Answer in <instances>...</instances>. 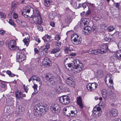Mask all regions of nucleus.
<instances>
[{
  "label": "nucleus",
  "instance_id": "f257e3e1",
  "mask_svg": "<svg viewBox=\"0 0 121 121\" xmlns=\"http://www.w3.org/2000/svg\"><path fill=\"white\" fill-rule=\"evenodd\" d=\"M67 65L68 68H66L75 73L79 72L83 68V64L80 63L79 60L77 59L74 60L71 63Z\"/></svg>",
  "mask_w": 121,
  "mask_h": 121
},
{
  "label": "nucleus",
  "instance_id": "f03ea898",
  "mask_svg": "<svg viewBox=\"0 0 121 121\" xmlns=\"http://www.w3.org/2000/svg\"><path fill=\"white\" fill-rule=\"evenodd\" d=\"M34 15L31 16L30 19V21L32 23L40 24L42 22V19L39 11L36 9L33 10Z\"/></svg>",
  "mask_w": 121,
  "mask_h": 121
},
{
  "label": "nucleus",
  "instance_id": "7ed1b4c3",
  "mask_svg": "<svg viewBox=\"0 0 121 121\" xmlns=\"http://www.w3.org/2000/svg\"><path fill=\"white\" fill-rule=\"evenodd\" d=\"M46 108L43 106L42 104L39 103L36 104L34 107V112L36 115H43L47 111Z\"/></svg>",
  "mask_w": 121,
  "mask_h": 121
},
{
  "label": "nucleus",
  "instance_id": "20e7f679",
  "mask_svg": "<svg viewBox=\"0 0 121 121\" xmlns=\"http://www.w3.org/2000/svg\"><path fill=\"white\" fill-rule=\"evenodd\" d=\"M108 49L107 45L105 44H103L101 45L100 49L97 50H93L92 49H90L87 52L89 54L96 55L99 53L102 54L106 52Z\"/></svg>",
  "mask_w": 121,
  "mask_h": 121
},
{
  "label": "nucleus",
  "instance_id": "39448f33",
  "mask_svg": "<svg viewBox=\"0 0 121 121\" xmlns=\"http://www.w3.org/2000/svg\"><path fill=\"white\" fill-rule=\"evenodd\" d=\"M71 39L72 42L75 45L80 44L82 41L81 37L76 34H74L72 35Z\"/></svg>",
  "mask_w": 121,
  "mask_h": 121
},
{
  "label": "nucleus",
  "instance_id": "423d86ee",
  "mask_svg": "<svg viewBox=\"0 0 121 121\" xmlns=\"http://www.w3.org/2000/svg\"><path fill=\"white\" fill-rule=\"evenodd\" d=\"M60 102L62 104L67 105L70 102V98L67 96L63 95L60 96L59 99Z\"/></svg>",
  "mask_w": 121,
  "mask_h": 121
},
{
  "label": "nucleus",
  "instance_id": "0eeeda50",
  "mask_svg": "<svg viewBox=\"0 0 121 121\" xmlns=\"http://www.w3.org/2000/svg\"><path fill=\"white\" fill-rule=\"evenodd\" d=\"M17 60L19 62L23 61L26 59V55L22 53V51L17 52Z\"/></svg>",
  "mask_w": 121,
  "mask_h": 121
},
{
  "label": "nucleus",
  "instance_id": "6e6552de",
  "mask_svg": "<svg viewBox=\"0 0 121 121\" xmlns=\"http://www.w3.org/2000/svg\"><path fill=\"white\" fill-rule=\"evenodd\" d=\"M98 84L96 83H89L87 85L86 87L88 91H92L96 88Z\"/></svg>",
  "mask_w": 121,
  "mask_h": 121
},
{
  "label": "nucleus",
  "instance_id": "1a4fd4ad",
  "mask_svg": "<svg viewBox=\"0 0 121 121\" xmlns=\"http://www.w3.org/2000/svg\"><path fill=\"white\" fill-rule=\"evenodd\" d=\"M60 109V106L57 103L52 104L51 107V109L53 113H58Z\"/></svg>",
  "mask_w": 121,
  "mask_h": 121
},
{
  "label": "nucleus",
  "instance_id": "9d476101",
  "mask_svg": "<svg viewBox=\"0 0 121 121\" xmlns=\"http://www.w3.org/2000/svg\"><path fill=\"white\" fill-rule=\"evenodd\" d=\"M32 8L30 6H26L25 9H24L22 13V14L25 17H29L28 14L29 13L31 10Z\"/></svg>",
  "mask_w": 121,
  "mask_h": 121
},
{
  "label": "nucleus",
  "instance_id": "9b49d317",
  "mask_svg": "<svg viewBox=\"0 0 121 121\" xmlns=\"http://www.w3.org/2000/svg\"><path fill=\"white\" fill-rule=\"evenodd\" d=\"M16 45V41L14 40H12L9 43L8 47L10 50H13L17 48Z\"/></svg>",
  "mask_w": 121,
  "mask_h": 121
},
{
  "label": "nucleus",
  "instance_id": "f8f14e48",
  "mask_svg": "<svg viewBox=\"0 0 121 121\" xmlns=\"http://www.w3.org/2000/svg\"><path fill=\"white\" fill-rule=\"evenodd\" d=\"M118 46L121 50L117 51L114 54L115 56L117 58L121 59V40L118 43Z\"/></svg>",
  "mask_w": 121,
  "mask_h": 121
},
{
  "label": "nucleus",
  "instance_id": "ddd939ff",
  "mask_svg": "<svg viewBox=\"0 0 121 121\" xmlns=\"http://www.w3.org/2000/svg\"><path fill=\"white\" fill-rule=\"evenodd\" d=\"M51 63V61L48 57H46L43 59V64L45 67H47L50 66Z\"/></svg>",
  "mask_w": 121,
  "mask_h": 121
},
{
  "label": "nucleus",
  "instance_id": "4468645a",
  "mask_svg": "<svg viewBox=\"0 0 121 121\" xmlns=\"http://www.w3.org/2000/svg\"><path fill=\"white\" fill-rule=\"evenodd\" d=\"M66 82L67 84L71 87H74L75 85V82L73 79L70 77H68L66 79Z\"/></svg>",
  "mask_w": 121,
  "mask_h": 121
},
{
  "label": "nucleus",
  "instance_id": "2eb2a0df",
  "mask_svg": "<svg viewBox=\"0 0 121 121\" xmlns=\"http://www.w3.org/2000/svg\"><path fill=\"white\" fill-rule=\"evenodd\" d=\"M15 95L16 98L17 99H22V97H25L26 95L25 94H23L21 92H19L18 90L15 92Z\"/></svg>",
  "mask_w": 121,
  "mask_h": 121
},
{
  "label": "nucleus",
  "instance_id": "dca6fc26",
  "mask_svg": "<svg viewBox=\"0 0 121 121\" xmlns=\"http://www.w3.org/2000/svg\"><path fill=\"white\" fill-rule=\"evenodd\" d=\"M118 113V111L117 110L114 108L111 109L109 112V114L111 117L117 116Z\"/></svg>",
  "mask_w": 121,
  "mask_h": 121
},
{
  "label": "nucleus",
  "instance_id": "f3484780",
  "mask_svg": "<svg viewBox=\"0 0 121 121\" xmlns=\"http://www.w3.org/2000/svg\"><path fill=\"white\" fill-rule=\"evenodd\" d=\"M84 30L83 33L85 35L89 34L91 32V28L89 26H85Z\"/></svg>",
  "mask_w": 121,
  "mask_h": 121
},
{
  "label": "nucleus",
  "instance_id": "a211bd4d",
  "mask_svg": "<svg viewBox=\"0 0 121 121\" xmlns=\"http://www.w3.org/2000/svg\"><path fill=\"white\" fill-rule=\"evenodd\" d=\"M51 38L50 35H46L42 38V39L44 42H49L51 41L52 40L51 39Z\"/></svg>",
  "mask_w": 121,
  "mask_h": 121
},
{
  "label": "nucleus",
  "instance_id": "6ab92c4d",
  "mask_svg": "<svg viewBox=\"0 0 121 121\" xmlns=\"http://www.w3.org/2000/svg\"><path fill=\"white\" fill-rule=\"evenodd\" d=\"M51 84L53 85H55L57 83V81L56 77L52 76V78L49 81Z\"/></svg>",
  "mask_w": 121,
  "mask_h": 121
},
{
  "label": "nucleus",
  "instance_id": "aec40b11",
  "mask_svg": "<svg viewBox=\"0 0 121 121\" xmlns=\"http://www.w3.org/2000/svg\"><path fill=\"white\" fill-rule=\"evenodd\" d=\"M77 103L80 108H82L83 106L82 103V98L80 97H78L77 98Z\"/></svg>",
  "mask_w": 121,
  "mask_h": 121
},
{
  "label": "nucleus",
  "instance_id": "412c9836",
  "mask_svg": "<svg viewBox=\"0 0 121 121\" xmlns=\"http://www.w3.org/2000/svg\"><path fill=\"white\" fill-rule=\"evenodd\" d=\"M92 114L95 117H98L101 116V112L99 111H97L96 109H94L92 111Z\"/></svg>",
  "mask_w": 121,
  "mask_h": 121
},
{
  "label": "nucleus",
  "instance_id": "4be33fe9",
  "mask_svg": "<svg viewBox=\"0 0 121 121\" xmlns=\"http://www.w3.org/2000/svg\"><path fill=\"white\" fill-rule=\"evenodd\" d=\"M110 35L109 34H108L105 35L104 37V40L105 41L109 42H110Z\"/></svg>",
  "mask_w": 121,
  "mask_h": 121
},
{
  "label": "nucleus",
  "instance_id": "5701e85b",
  "mask_svg": "<svg viewBox=\"0 0 121 121\" xmlns=\"http://www.w3.org/2000/svg\"><path fill=\"white\" fill-rule=\"evenodd\" d=\"M89 19L87 18L84 19L83 20H82V22L84 26H88V25L89 24Z\"/></svg>",
  "mask_w": 121,
  "mask_h": 121
},
{
  "label": "nucleus",
  "instance_id": "b1692460",
  "mask_svg": "<svg viewBox=\"0 0 121 121\" xmlns=\"http://www.w3.org/2000/svg\"><path fill=\"white\" fill-rule=\"evenodd\" d=\"M56 15L54 12H52L50 13L49 14V19L51 20L54 19Z\"/></svg>",
  "mask_w": 121,
  "mask_h": 121
},
{
  "label": "nucleus",
  "instance_id": "393cba45",
  "mask_svg": "<svg viewBox=\"0 0 121 121\" xmlns=\"http://www.w3.org/2000/svg\"><path fill=\"white\" fill-rule=\"evenodd\" d=\"M51 0H44V4L46 6L48 7L52 2Z\"/></svg>",
  "mask_w": 121,
  "mask_h": 121
},
{
  "label": "nucleus",
  "instance_id": "a878e982",
  "mask_svg": "<svg viewBox=\"0 0 121 121\" xmlns=\"http://www.w3.org/2000/svg\"><path fill=\"white\" fill-rule=\"evenodd\" d=\"M72 19L69 17H67L65 18V22L67 24H69L72 21Z\"/></svg>",
  "mask_w": 121,
  "mask_h": 121
},
{
  "label": "nucleus",
  "instance_id": "bb28decb",
  "mask_svg": "<svg viewBox=\"0 0 121 121\" xmlns=\"http://www.w3.org/2000/svg\"><path fill=\"white\" fill-rule=\"evenodd\" d=\"M101 93L102 97L104 99H106L107 97V94L105 90L103 89L101 91Z\"/></svg>",
  "mask_w": 121,
  "mask_h": 121
},
{
  "label": "nucleus",
  "instance_id": "cd10ccee",
  "mask_svg": "<svg viewBox=\"0 0 121 121\" xmlns=\"http://www.w3.org/2000/svg\"><path fill=\"white\" fill-rule=\"evenodd\" d=\"M29 37H27V39L26 38L23 40V41L24 43L27 46H28L29 43Z\"/></svg>",
  "mask_w": 121,
  "mask_h": 121
},
{
  "label": "nucleus",
  "instance_id": "c85d7f7f",
  "mask_svg": "<svg viewBox=\"0 0 121 121\" xmlns=\"http://www.w3.org/2000/svg\"><path fill=\"white\" fill-rule=\"evenodd\" d=\"M0 86L1 87V89L3 91H4L7 88L6 85L3 83H1Z\"/></svg>",
  "mask_w": 121,
  "mask_h": 121
},
{
  "label": "nucleus",
  "instance_id": "c756f323",
  "mask_svg": "<svg viewBox=\"0 0 121 121\" xmlns=\"http://www.w3.org/2000/svg\"><path fill=\"white\" fill-rule=\"evenodd\" d=\"M103 73V71L102 70L99 69L97 72V77L99 78L101 77V76L102 75Z\"/></svg>",
  "mask_w": 121,
  "mask_h": 121
},
{
  "label": "nucleus",
  "instance_id": "7c9ffc66",
  "mask_svg": "<svg viewBox=\"0 0 121 121\" xmlns=\"http://www.w3.org/2000/svg\"><path fill=\"white\" fill-rule=\"evenodd\" d=\"M17 7V3L15 2H13L11 5V8L12 9H15Z\"/></svg>",
  "mask_w": 121,
  "mask_h": 121
},
{
  "label": "nucleus",
  "instance_id": "2f4dec72",
  "mask_svg": "<svg viewBox=\"0 0 121 121\" xmlns=\"http://www.w3.org/2000/svg\"><path fill=\"white\" fill-rule=\"evenodd\" d=\"M17 111H18L20 113H21L24 111V108L23 107L19 106L18 108L17 109Z\"/></svg>",
  "mask_w": 121,
  "mask_h": 121
},
{
  "label": "nucleus",
  "instance_id": "473e14b6",
  "mask_svg": "<svg viewBox=\"0 0 121 121\" xmlns=\"http://www.w3.org/2000/svg\"><path fill=\"white\" fill-rule=\"evenodd\" d=\"M79 7H82L84 9L85 8H86V7H87V3H83L82 4H80L79 5Z\"/></svg>",
  "mask_w": 121,
  "mask_h": 121
},
{
  "label": "nucleus",
  "instance_id": "72a5a7b5",
  "mask_svg": "<svg viewBox=\"0 0 121 121\" xmlns=\"http://www.w3.org/2000/svg\"><path fill=\"white\" fill-rule=\"evenodd\" d=\"M87 7L89 10H90L91 9H92L94 6V4H93L87 3Z\"/></svg>",
  "mask_w": 121,
  "mask_h": 121
},
{
  "label": "nucleus",
  "instance_id": "f704fd0d",
  "mask_svg": "<svg viewBox=\"0 0 121 121\" xmlns=\"http://www.w3.org/2000/svg\"><path fill=\"white\" fill-rule=\"evenodd\" d=\"M60 50V49L59 48H55L52 50L51 53L52 54L55 53L57 52H59Z\"/></svg>",
  "mask_w": 121,
  "mask_h": 121
},
{
  "label": "nucleus",
  "instance_id": "c9c22d12",
  "mask_svg": "<svg viewBox=\"0 0 121 121\" xmlns=\"http://www.w3.org/2000/svg\"><path fill=\"white\" fill-rule=\"evenodd\" d=\"M46 79L47 80L49 81L50 80L51 78H52L50 75L49 73H47L46 74L45 76Z\"/></svg>",
  "mask_w": 121,
  "mask_h": 121
},
{
  "label": "nucleus",
  "instance_id": "e433bc0d",
  "mask_svg": "<svg viewBox=\"0 0 121 121\" xmlns=\"http://www.w3.org/2000/svg\"><path fill=\"white\" fill-rule=\"evenodd\" d=\"M6 73H7L8 74L10 77H12L13 76H14L15 75V74L12 73L9 70L7 71Z\"/></svg>",
  "mask_w": 121,
  "mask_h": 121
},
{
  "label": "nucleus",
  "instance_id": "4c0bfd02",
  "mask_svg": "<svg viewBox=\"0 0 121 121\" xmlns=\"http://www.w3.org/2000/svg\"><path fill=\"white\" fill-rule=\"evenodd\" d=\"M42 52L43 53V55H45L47 53V50L48 49L44 48L43 49L42 48Z\"/></svg>",
  "mask_w": 121,
  "mask_h": 121
},
{
  "label": "nucleus",
  "instance_id": "58836bf2",
  "mask_svg": "<svg viewBox=\"0 0 121 121\" xmlns=\"http://www.w3.org/2000/svg\"><path fill=\"white\" fill-rule=\"evenodd\" d=\"M57 92H59V93H60L63 92L62 87L59 86L57 87Z\"/></svg>",
  "mask_w": 121,
  "mask_h": 121
},
{
  "label": "nucleus",
  "instance_id": "ea45409f",
  "mask_svg": "<svg viewBox=\"0 0 121 121\" xmlns=\"http://www.w3.org/2000/svg\"><path fill=\"white\" fill-rule=\"evenodd\" d=\"M110 42L113 41L115 40L116 39L114 35H110Z\"/></svg>",
  "mask_w": 121,
  "mask_h": 121
},
{
  "label": "nucleus",
  "instance_id": "a19ab883",
  "mask_svg": "<svg viewBox=\"0 0 121 121\" xmlns=\"http://www.w3.org/2000/svg\"><path fill=\"white\" fill-rule=\"evenodd\" d=\"M110 98L111 99H115L117 98L116 95L115 93H113L110 95Z\"/></svg>",
  "mask_w": 121,
  "mask_h": 121
},
{
  "label": "nucleus",
  "instance_id": "79ce46f5",
  "mask_svg": "<svg viewBox=\"0 0 121 121\" xmlns=\"http://www.w3.org/2000/svg\"><path fill=\"white\" fill-rule=\"evenodd\" d=\"M41 23L40 24H39L38 26L37 25V29L41 31H42L43 30V29L42 26L40 25Z\"/></svg>",
  "mask_w": 121,
  "mask_h": 121
},
{
  "label": "nucleus",
  "instance_id": "37998d69",
  "mask_svg": "<svg viewBox=\"0 0 121 121\" xmlns=\"http://www.w3.org/2000/svg\"><path fill=\"white\" fill-rule=\"evenodd\" d=\"M64 50L65 52L66 53H68V51L70 52L71 50L70 49V48L69 47H65Z\"/></svg>",
  "mask_w": 121,
  "mask_h": 121
},
{
  "label": "nucleus",
  "instance_id": "c03bdc74",
  "mask_svg": "<svg viewBox=\"0 0 121 121\" xmlns=\"http://www.w3.org/2000/svg\"><path fill=\"white\" fill-rule=\"evenodd\" d=\"M70 117H74L75 115V111H73L71 110L70 111Z\"/></svg>",
  "mask_w": 121,
  "mask_h": 121
},
{
  "label": "nucleus",
  "instance_id": "a18cd8bd",
  "mask_svg": "<svg viewBox=\"0 0 121 121\" xmlns=\"http://www.w3.org/2000/svg\"><path fill=\"white\" fill-rule=\"evenodd\" d=\"M33 83L34 84V85L33 86V87L35 90V92H37V88L38 87V86L37 84H36L34 82Z\"/></svg>",
  "mask_w": 121,
  "mask_h": 121
},
{
  "label": "nucleus",
  "instance_id": "49530a36",
  "mask_svg": "<svg viewBox=\"0 0 121 121\" xmlns=\"http://www.w3.org/2000/svg\"><path fill=\"white\" fill-rule=\"evenodd\" d=\"M70 111H67L66 112H64V114L66 116H67L68 117H70Z\"/></svg>",
  "mask_w": 121,
  "mask_h": 121
},
{
  "label": "nucleus",
  "instance_id": "de8ad7c7",
  "mask_svg": "<svg viewBox=\"0 0 121 121\" xmlns=\"http://www.w3.org/2000/svg\"><path fill=\"white\" fill-rule=\"evenodd\" d=\"M114 27L113 26H109L108 28V30L110 31H112L114 29Z\"/></svg>",
  "mask_w": 121,
  "mask_h": 121
},
{
  "label": "nucleus",
  "instance_id": "09e8293b",
  "mask_svg": "<svg viewBox=\"0 0 121 121\" xmlns=\"http://www.w3.org/2000/svg\"><path fill=\"white\" fill-rule=\"evenodd\" d=\"M9 24L13 26H15V25L14 24V22L12 20H10L9 21Z\"/></svg>",
  "mask_w": 121,
  "mask_h": 121
},
{
  "label": "nucleus",
  "instance_id": "8fccbe9b",
  "mask_svg": "<svg viewBox=\"0 0 121 121\" xmlns=\"http://www.w3.org/2000/svg\"><path fill=\"white\" fill-rule=\"evenodd\" d=\"M55 43L56 45L58 46V48H59L61 45V42L58 41L56 42Z\"/></svg>",
  "mask_w": 121,
  "mask_h": 121
},
{
  "label": "nucleus",
  "instance_id": "3c124183",
  "mask_svg": "<svg viewBox=\"0 0 121 121\" xmlns=\"http://www.w3.org/2000/svg\"><path fill=\"white\" fill-rule=\"evenodd\" d=\"M0 16L2 18H5L6 17L5 14L2 12L0 13Z\"/></svg>",
  "mask_w": 121,
  "mask_h": 121
},
{
  "label": "nucleus",
  "instance_id": "603ef678",
  "mask_svg": "<svg viewBox=\"0 0 121 121\" xmlns=\"http://www.w3.org/2000/svg\"><path fill=\"white\" fill-rule=\"evenodd\" d=\"M60 39V37L58 35H56L55 36V40H57V41L59 40Z\"/></svg>",
  "mask_w": 121,
  "mask_h": 121
},
{
  "label": "nucleus",
  "instance_id": "864d4df0",
  "mask_svg": "<svg viewBox=\"0 0 121 121\" xmlns=\"http://www.w3.org/2000/svg\"><path fill=\"white\" fill-rule=\"evenodd\" d=\"M24 89L26 93H27L28 90V87L27 86H25V85H23Z\"/></svg>",
  "mask_w": 121,
  "mask_h": 121
},
{
  "label": "nucleus",
  "instance_id": "5fc2aeb1",
  "mask_svg": "<svg viewBox=\"0 0 121 121\" xmlns=\"http://www.w3.org/2000/svg\"><path fill=\"white\" fill-rule=\"evenodd\" d=\"M35 80H36V81L38 82L40 84L41 83V82L40 81L41 79L39 77L37 76L35 79Z\"/></svg>",
  "mask_w": 121,
  "mask_h": 121
},
{
  "label": "nucleus",
  "instance_id": "6e6d98bb",
  "mask_svg": "<svg viewBox=\"0 0 121 121\" xmlns=\"http://www.w3.org/2000/svg\"><path fill=\"white\" fill-rule=\"evenodd\" d=\"M20 25L23 26H25L26 25V23L23 21H22L20 24Z\"/></svg>",
  "mask_w": 121,
  "mask_h": 121
},
{
  "label": "nucleus",
  "instance_id": "4d7b16f0",
  "mask_svg": "<svg viewBox=\"0 0 121 121\" xmlns=\"http://www.w3.org/2000/svg\"><path fill=\"white\" fill-rule=\"evenodd\" d=\"M18 17V15L17 13H13V18L14 19L17 18Z\"/></svg>",
  "mask_w": 121,
  "mask_h": 121
},
{
  "label": "nucleus",
  "instance_id": "13d9d810",
  "mask_svg": "<svg viewBox=\"0 0 121 121\" xmlns=\"http://www.w3.org/2000/svg\"><path fill=\"white\" fill-rule=\"evenodd\" d=\"M50 25L52 27H54L55 26V23L52 21H51L50 22Z\"/></svg>",
  "mask_w": 121,
  "mask_h": 121
},
{
  "label": "nucleus",
  "instance_id": "bf43d9fd",
  "mask_svg": "<svg viewBox=\"0 0 121 121\" xmlns=\"http://www.w3.org/2000/svg\"><path fill=\"white\" fill-rule=\"evenodd\" d=\"M50 46V44L48 43H47L46 44L45 46V48L48 49L49 48Z\"/></svg>",
  "mask_w": 121,
  "mask_h": 121
},
{
  "label": "nucleus",
  "instance_id": "052dcab7",
  "mask_svg": "<svg viewBox=\"0 0 121 121\" xmlns=\"http://www.w3.org/2000/svg\"><path fill=\"white\" fill-rule=\"evenodd\" d=\"M109 83H110L111 85H110V86L111 87L112 86V85L113 83V82L111 78H110L109 80Z\"/></svg>",
  "mask_w": 121,
  "mask_h": 121
},
{
  "label": "nucleus",
  "instance_id": "680f3d73",
  "mask_svg": "<svg viewBox=\"0 0 121 121\" xmlns=\"http://www.w3.org/2000/svg\"><path fill=\"white\" fill-rule=\"evenodd\" d=\"M91 13V11H90V10H88L86 12V14H85V16H87L89 15Z\"/></svg>",
  "mask_w": 121,
  "mask_h": 121
},
{
  "label": "nucleus",
  "instance_id": "e2e57ef3",
  "mask_svg": "<svg viewBox=\"0 0 121 121\" xmlns=\"http://www.w3.org/2000/svg\"><path fill=\"white\" fill-rule=\"evenodd\" d=\"M5 33V31L3 30H0V34L1 35H3Z\"/></svg>",
  "mask_w": 121,
  "mask_h": 121
},
{
  "label": "nucleus",
  "instance_id": "0e129e2a",
  "mask_svg": "<svg viewBox=\"0 0 121 121\" xmlns=\"http://www.w3.org/2000/svg\"><path fill=\"white\" fill-rule=\"evenodd\" d=\"M37 77V76L34 75L31 77L32 78V80H35V79Z\"/></svg>",
  "mask_w": 121,
  "mask_h": 121
},
{
  "label": "nucleus",
  "instance_id": "69168bd1",
  "mask_svg": "<svg viewBox=\"0 0 121 121\" xmlns=\"http://www.w3.org/2000/svg\"><path fill=\"white\" fill-rule=\"evenodd\" d=\"M34 51L37 54L39 53V51L36 48H34Z\"/></svg>",
  "mask_w": 121,
  "mask_h": 121
},
{
  "label": "nucleus",
  "instance_id": "338daca9",
  "mask_svg": "<svg viewBox=\"0 0 121 121\" xmlns=\"http://www.w3.org/2000/svg\"><path fill=\"white\" fill-rule=\"evenodd\" d=\"M101 109L100 107H98L97 108H96V110L97 111H99V112H100V111L101 110Z\"/></svg>",
  "mask_w": 121,
  "mask_h": 121
},
{
  "label": "nucleus",
  "instance_id": "774afa93",
  "mask_svg": "<svg viewBox=\"0 0 121 121\" xmlns=\"http://www.w3.org/2000/svg\"><path fill=\"white\" fill-rule=\"evenodd\" d=\"M35 40L37 42L39 43L41 41L39 39L36 38L35 39Z\"/></svg>",
  "mask_w": 121,
  "mask_h": 121
}]
</instances>
